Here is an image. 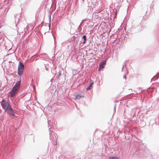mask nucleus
Instances as JSON below:
<instances>
[{"label":"nucleus","mask_w":159,"mask_h":159,"mask_svg":"<svg viewBox=\"0 0 159 159\" xmlns=\"http://www.w3.org/2000/svg\"><path fill=\"white\" fill-rule=\"evenodd\" d=\"M24 69V65L21 62L19 61L18 68V75H21L23 74V71Z\"/></svg>","instance_id":"7ed1b4c3"},{"label":"nucleus","mask_w":159,"mask_h":159,"mask_svg":"<svg viewBox=\"0 0 159 159\" xmlns=\"http://www.w3.org/2000/svg\"><path fill=\"white\" fill-rule=\"evenodd\" d=\"M109 159H119V158L118 157H110Z\"/></svg>","instance_id":"6e6552de"},{"label":"nucleus","mask_w":159,"mask_h":159,"mask_svg":"<svg viewBox=\"0 0 159 159\" xmlns=\"http://www.w3.org/2000/svg\"><path fill=\"white\" fill-rule=\"evenodd\" d=\"M42 63L44 65V66H45V67H46V66L48 65V63L47 62H43Z\"/></svg>","instance_id":"9d476101"},{"label":"nucleus","mask_w":159,"mask_h":159,"mask_svg":"<svg viewBox=\"0 0 159 159\" xmlns=\"http://www.w3.org/2000/svg\"><path fill=\"white\" fill-rule=\"evenodd\" d=\"M7 111L10 115L13 116H15V112L14 111L11 107L7 110Z\"/></svg>","instance_id":"39448f33"},{"label":"nucleus","mask_w":159,"mask_h":159,"mask_svg":"<svg viewBox=\"0 0 159 159\" xmlns=\"http://www.w3.org/2000/svg\"><path fill=\"white\" fill-rule=\"evenodd\" d=\"M83 39H84V41L83 42L84 43H85V41L86 40V36L85 35H84L83 37Z\"/></svg>","instance_id":"1a4fd4ad"},{"label":"nucleus","mask_w":159,"mask_h":159,"mask_svg":"<svg viewBox=\"0 0 159 159\" xmlns=\"http://www.w3.org/2000/svg\"><path fill=\"white\" fill-rule=\"evenodd\" d=\"M106 64V61H103L102 62H101L99 65V70H101V69H102L105 66Z\"/></svg>","instance_id":"20e7f679"},{"label":"nucleus","mask_w":159,"mask_h":159,"mask_svg":"<svg viewBox=\"0 0 159 159\" xmlns=\"http://www.w3.org/2000/svg\"><path fill=\"white\" fill-rule=\"evenodd\" d=\"M20 85V81H18L13 87L10 92V96L11 97H13L17 93Z\"/></svg>","instance_id":"f257e3e1"},{"label":"nucleus","mask_w":159,"mask_h":159,"mask_svg":"<svg viewBox=\"0 0 159 159\" xmlns=\"http://www.w3.org/2000/svg\"><path fill=\"white\" fill-rule=\"evenodd\" d=\"M93 84V83H91L90 85L87 88V90H89L91 88V87Z\"/></svg>","instance_id":"0eeeda50"},{"label":"nucleus","mask_w":159,"mask_h":159,"mask_svg":"<svg viewBox=\"0 0 159 159\" xmlns=\"http://www.w3.org/2000/svg\"><path fill=\"white\" fill-rule=\"evenodd\" d=\"M1 104L2 108L5 110V111H7V110L11 107V106L5 100L3 99L1 102Z\"/></svg>","instance_id":"f03ea898"},{"label":"nucleus","mask_w":159,"mask_h":159,"mask_svg":"<svg viewBox=\"0 0 159 159\" xmlns=\"http://www.w3.org/2000/svg\"><path fill=\"white\" fill-rule=\"evenodd\" d=\"M84 96L81 95L80 94H78L75 97V99L77 100H79L81 98H83Z\"/></svg>","instance_id":"423d86ee"}]
</instances>
